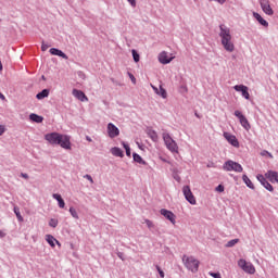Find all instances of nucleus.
<instances>
[{
	"instance_id": "nucleus-7",
	"label": "nucleus",
	"mask_w": 278,
	"mask_h": 278,
	"mask_svg": "<svg viewBox=\"0 0 278 278\" xmlns=\"http://www.w3.org/2000/svg\"><path fill=\"white\" fill-rule=\"evenodd\" d=\"M182 194H184L186 201H188V203H190V205H197V199L194 198V194L192 193L190 186H185L182 188Z\"/></svg>"
},
{
	"instance_id": "nucleus-52",
	"label": "nucleus",
	"mask_w": 278,
	"mask_h": 278,
	"mask_svg": "<svg viewBox=\"0 0 278 278\" xmlns=\"http://www.w3.org/2000/svg\"><path fill=\"white\" fill-rule=\"evenodd\" d=\"M180 88H181V90H184L185 92H188V87H187V86H181Z\"/></svg>"
},
{
	"instance_id": "nucleus-15",
	"label": "nucleus",
	"mask_w": 278,
	"mask_h": 278,
	"mask_svg": "<svg viewBox=\"0 0 278 278\" xmlns=\"http://www.w3.org/2000/svg\"><path fill=\"white\" fill-rule=\"evenodd\" d=\"M224 138L231 144L232 147H240V142H238V139L236 136L229 134V132H224Z\"/></svg>"
},
{
	"instance_id": "nucleus-18",
	"label": "nucleus",
	"mask_w": 278,
	"mask_h": 278,
	"mask_svg": "<svg viewBox=\"0 0 278 278\" xmlns=\"http://www.w3.org/2000/svg\"><path fill=\"white\" fill-rule=\"evenodd\" d=\"M50 53H51V55H58L59 58H63V60H68V55H66V53H64L60 49L51 48Z\"/></svg>"
},
{
	"instance_id": "nucleus-5",
	"label": "nucleus",
	"mask_w": 278,
	"mask_h": 278,
	"mask_svg": "<svg viewBox=\"0 0 278 278\" xmlns=\"http://www.w3.org/2000/svg\"><path fill=\"white\" fill-rule=\"evenodd\" d=\"M223 170H226L227 173H231V170H233V173H242L244 168H242L240 163L228 160L224 163Z\"/></svg>"
},
{
	"instance_id": "nucleus-56",
	"label": "nucleus",
	"mask_w": 278,
	"mask_h": 278,
	"mask_svg": "<svg viewBox=\"0 0 278 278\" xmlns=\"http://www.w3.org/2000/svg\"><path fill=\"white\" fill-rule=\"evenodd\" d=\"M112 84H116V80L114 78H111Z\"/></svg>"
},
{
	"instance_id": "nucleus-58",
	"label": "nucleus",
	"mask_w": 278,
	"mask_h": 278,
	"mask_svg": "<svg viewBox=\"0 0 278 278\" xmlns=\"http://www.w3.org/2000/svg\"><path fill=\"white\" fill-rule=\"evenodd\" d=\"M0 23H1V18H0Z\"/></svg>"
},
{
	"instance_id": "nucleus-25",
	"label": "nucleus",
	"mask_w": 278,
	"mask_h": 278,
	"mask_svg": "<svg viewBox=\"0 0 278 278\" xmlns=\"http://www.w3.org/2000/svg\"><path fill=\"white\" fill-rule=\"evenodd\" d=\"M111 153L112 155H114L115 157H123V150H121V148L114 147L111 149Z\"/></svg>"
},
{
	"instance_id": "nucleus-48",
	"label": "nucleus",
	"mask_w": 278,
	"mask_h": 278,
	"mask_svg": "<svg viewBox=\"0 0 278 278\" xmlns=\"http://www.w3.org/2000/svg\"><path fill=\"white\" fill-rule=\"evenodd\" d=\"M48 49H49V46H47V45L42 43V46H41V50H42V51H47Z\"/></svg>"
},
{
	"instance_id": "nucleus-6",
	"label": "nucleus",
	"mask_w": 278,
	"mask_h": 278,
	"mask_svg": "<svg viewBox=\"0 0 278 278\" xmlns=\"http://www.w3.org/2000/svg\"><path fill=\"white\" fill-rule=\"evenodd\" d=\"M238 266L243 270V273H247L248 275H255V266L251 262H247V260L241 258L238 261Z\"/></svg>"
},
{
	"instance_id": "nucleus-8",
	"label": "nucleus",
	"mask_w": 278,
	"mask_h": 278,
	"mask_svg": "<svg viewBox=\"0 0 278 278\" xmlns=\"http://www.w3.org/2000/svg\"><path fill=\"white\" fill-rule=\"evenodd\" d=\"M235 116L239 118L240 125L245 129V131H249L251 129V124L249 123V119H247V116L242 114L240 111H235Z\"/></svg>"
},
{
	"instance_id": "nucleus-39",
	"label": "nucleus",
	"mask_w": 278,
	"mask_h": 278,
	"mask_svg": "<svg viewBox=\"0 0 278 278\" xmlns=\"http://www.w3.org/2000/svg\"><path fill=\"white\" fill-rule=\"evenodd\" d=\"M77 75L80 79H86V74H84V72H78Z\"/></svg>"
},
{
	"instance_id": "nucleus-20",
	"label": "nucleus",
	"mask_w": 278,
	"mask_h": 278,
	"mask_svg": "<svg viewBox=\"0 0 278 278\" xmlns=\"http://www.w3.org/2000/svg\"><path fill=\"white\" fill-rule=\"evenodd\" d=\"M46 241L48 242V244H50V247H52V249L55 248V244L60 247V241H58V239H55L53 235H47Z\"/></svg>"
},
{
	"instance_id": "nucleus-35",
	"label": "nucleus",
	"mask_w": 278,
	"mask_h": 278,
	"mask_svg": "<svg viewBox=\"0 0 278 278\" xmlns=\"http://www.w3.org/2000/svg\"><path fill=\"white\" fill-rule=\"evenodd\" d=\"M146 225L149 229H153L155 227V225H153V222H151L150 219H146Z\"/></svg>"
},
{
	"instance_id": "nucleus-27",
	"label": "nucleus",
	"mask_w": 278,
	"mask_h": 278,
	"mask_svg": "<svg viewBox=\"0 0 278 278\" xmlns=\"http://www.w3.org/2000/svg\"><path fill=\"white\" fill-rule=\"evenodd\" d=\"M29 118L33 121V123H42V121H45V118L38 114L31 113L29 115Z\"/></svg>"
},
{
	"instance_id": "nucleus-54",
	"label": "nucleus",
	"mask_w": 278,
	"mask_h": 278,
	"mask_svg": "<svg viewBox=\"0 0 278 278\" xmlns=\"http://www.w3.org/2000/svg\"><path fill=\"white\" fill-rule=\"evenodd\" d=\"M86 140L88 141V142H92V138H90V137H86Z\"/></svg>"
},
{
	"instance_id": "nucleus-23",
	"label": "nucleus",
	"mask_w": 278,
	"mask_h": 278,
	"mask_svg": "<svg viewBox=\"0 0 278 278\" xmlns=\"http://www.w3.org/2000/svg\"><path fill=\"white\" fill-rule=\"evenodd\" d=\"M147 134H148L149 138H151V140H152L153 142H157L159 137H157V132H156L155 130L149 128V129L147 130Z\"/></svg>"
},
{
	"instance_id": "nucleus-14",
	"label": "nucleus",
	"mask_w": 278,
	"mask_h": 278,
	"mask_svg": "<svg viewBox=\"0 0 278 278\" xmlns=\"http://www.w3.org/2000/svg\"><path fill=\"white\" fill-rule=\"evenodd\" d=\"M174 58L168 55V52L163 51L159 54V62L161 64H170L173 62Z\"/></svg>"
},
{
	"instance_id": "nucleus-38",
	"label": "nucleus",
	"mask_w": 278,
	"mask_h": 278,
	"mask_svg": "<svg viewBox=\"0 0 278 278\" xmlns=\"http://www.w3.org/2000/svg\"><path fill=\"white\" fill-rule=\"evenodd\" d=\"M210 275L213 278H222L220 273H211Z\"/></svg>"
},
{
	"instance_id": "nucleus-10",
	"label": "nucleus",
	"mask_w": 278,
	"mask_h": 278,
	"mask_svg": "<svg viewBox=\"0 0 278 278\" xmlns=\"http://www.w3.org/2000/svg\"><path fill=\"white\" fill-rule=\"evenodd\" d=\"M233 89L236 90V92H241L243 99H251V94L249 93V87L244 85H236Z\"/></svg>"
},
{
	"instance_id": "nucleus-2",
	"label": "nucleus",
	"mask_w": 278,
	"mask_h": 278,
	"mask_svg": "<svg viewBox=\"0 0 278 278\" xmlns=\"http://www.w3.org/2000/svg\"><path fill=\"white\" fill-rule=\"evenodd\" d=\"M219 38L225 51H228V53H233L236 46L233 45V41H231V29L224 24L219 25Z\"/></svg>"
},
{
	"instance_id": "nucleus-43",
	"label": "nucleus",
	"mask_w": 278,
	"mask_h": 278,
	"mask_svg": "<svg viewBox=\"0 0 278 278\" xmlns=\"http://www.w3.org/2000/svg\"><path fill=\"white\" fill-rule=\"evenodd\" d=\"M151 88L154 90L155 94H160V89H157V87L151 85Z\"/></svg>"
},
{
	"instance_id": "nucleus-24",
	"label": "nucleus",
	"mask_w": 278,
	"mask_h": 278,
	"mask_svg": "<svg viewBox=\"0 0 278 278\" xmlns=\"http://www.w3.org/2000/svg\"><path fill=\"white\" fill-rule=\"evenodd\" d=\"M132 159H134V162H137V164H142L143 166H147V161H143L142 160V156H140V154L138 153H132Z\"/></svg>"
},
{
	"instance_id": "nucleus-34",
	"label": "nucleus",
	"mask_w": 278,
	"mask_h": 278,
	"mask_svg": "<svg viewBox=\"0 0 278 278\" xmlns=\"http://www.w3.org/2000/svg\"><path fill=\"white\" fill-rule=\"evenodd\" d=\"M155 268H156V270H157L160 277H161V278H164V277H165V274H164V270H162V268L160 267V265H156Z\"/></svg>"
},
{
	"instance_id": "nucleus-31",
	"label": "nucleus",
	"mask_w": 278,
	"mask_h": 278,
	"mask_svg": "<svg viewBox=\"0 0 278 278\" xmlns=\"http://www.w3.org/2000/svg\"><path fill=\"white\" fill-rule=\"evenodd\" d=\"M58 225H59L58 219L51 218V219L49 220V227H52L53 229H55V227H58Z\"/></svg>"
},
{
	"instance_id": "nucleus-47",
	"label": "nucleus",
	"mask_w": 278,
	"mask_h": 278,
	"mask_svg": "<svg viewBox=\"0 0 278 278\" xmlns=\"http://www.w3.org/2000/svg\"><path fill=\"white\" fill-rule=\"evenodd\" d=\"M21 177H23V179H29V175L25 173H21Z\"/></svg>"
},
{
	"instance_id": "nucleus-28",
	"label": "nucleus",
	"mask_w": 278,
	"mask_h": 278,
	"mask_svg": "<svg viewBox=\"0 0 278 278\" xmlns=\"http://www.w3.org/2000/svg\"><path fill=\"white\" fill-rule=\"evenodd\" d=\"M70 214L73 218H75L76 220H79V214L77 213V210H75V207H70Z\"/></svg>"
},
{
	"instance_id": "nucleus-9",
	"label": "nucleus",
	"mask_w": 278,
	"mask_h": 278,
	"mask_svg": "<svg viewBox=\"0 0 278 278\" xmlns=\"http://www.w3.org/2000/svg\"><path fill=\"white\" fill-rule=\"evenodd\" d=\"M260 5L267 16H273V14H275V11H273V8L270 7L269 0H260Z\"/></svg>"
},
{
	"instance_id": "nucleus-26",
	"label": "nucleus",
	"mask_w": 278,
	"mask_h": 278,
	"mask_svg": "<svg viewBox=\"0 0 278 278\" xmlns=\"http://www.w3.org/2000/svg\"><path fill=\"white\" fill-rule=\"evenodd\" d=\"M49 97V89H43L41 92L36 94V99L42 101V99H47Z\"/></svg>"
},
{
	"instance_id": "nucleus-11",
	"label": "nucleus",
	"mask_w": 278,
	"mask_h": 278,
	"mask_svg": "<svg viewBox=\"0 0 278 278\" xmlns=\"http://www.w3.org/2000/svg\"><path fill=\"white\" fill-rule=\"evenodd\" d=\"M160 214H161V216H164V218L169 220V223H172V225H175L177 216H175L172 211L162 208L160 211Z\"/></svg>"
},
{
	"instance_id": "nucleus-46",
	"label": "nucleus",
	"mask_w": 278,
	"mask_h": 278,
	"mask_svg": "<svg viewBox=\"0 0 278 278\" xmlns=\"http://www.w3.org/2000/svg\"><path fill=\"white\" fill-rule=\"evenodd\" d=\"M122 146L125 149V151H127V149H129V144L126 143L125 141L122 142Z\"/></svg>"
},
{
	"instance_id": "nucleus-22",
	"label": "nucleus",
	"mask_w": 278,
	"mask_h": 278,
	"mask_svg": "<svg viewBox=\"0 0 278 278\" xmlns=\"http://www.w3.org/2000/svg\"><path fill=\"white\" fill-rule=\"evenodd\" d=\"M242 180H243V182L245 184V186H247L248 188H250V190H255V185H253V182L251 181V179L249 178V176L243 175V176H242Z\"/></svg>"
},
{
	"instance_id": "nucleus-4",
	"label": "nucleus",
	"mask_w": 278,
	"mask_h": 278,
	"mask_svg": "<svg viewBox=\"0 0 278 278\" xmlns=\"http://www.w3.org/2000/svg\"><path fill=\"white\" fill-rule=\"evenodd\" d=\"M182 262L188 270H191V273H198L199 271V260H197L194 256H182Z\"/></svg>"
},
{
	"instance_id": "nucleus-55",
	"label": "nucleus",
	"mask_w": 278,
	"mask_h": 278,
	"mask_svg": "<svg viewBox=\"0 0 278 278\" xmlns=\"http://www.w3.org/2000/svg\"><path fill=\"white\" fill-rule=\"evenodd\" d=\"M1 71H3V63H1V61H0V73H1Z\"/></svg>"
},
{
	"instance_id": "nucleus-36",
	"label": "nucleus",
	"mask_w": 278,
	"mask_h": 278,
	"mask_svg": "<svg viewBox=\"0 0 278 278\" xmlns=\"http://www.w3.org/2000/svg\"><path fill=\"white\" fill-rule=\"evenodd\" d=\"M215 190L216 192H225V186L218 185Z\"/></svg>"
},
{
	"instance_id": "nucleus-44",
	"label": "nucleus",
	"mask_w": 278,
	"mask_h": 278,
	"mask_svg": "<svg viewBox=\"0 0 278 278\" xmlns=\"http://www.w3.org/2000/svg\"><path fill=\"white\" fill-rule=\"evenodd\" d=\"M127 157H131V148L126 149Z\"/></svg>"
},
{
	"instance_id": "nucleus-37",
	"label": "nucleus",
	"mask_w": 278,
	"mask_h": 278,
	"mask_svg": "<svg viewBox=\"0 0 278 278\" xmlns=\"http://www.w3.org/2000/svg\"><path fill=\"white\" fill-rule=\"evenodd\" d=\"M85 179H88V181H90V184H94V179H92V176H90L89 174H86L84 176Z\"/></svg>"
},
{
	"instance_id": "nucleus-1",
	"label": "nucleus",
	"mask_w": 278,
	"mask_h": 278,
	"mask_svg": "<svg viewBox=\"0 0 278 278\" xmlns=\"http://www.w3.org/2000/svg\"><path fill=\"white\" fill-rule=\"evenodd\" d=\"M45 140L51 144H59L62 149L71 150V137L60 132H50L45 135Z\"/></svg>"
},
{
	"instance_id": "nucleus-13",
	"label": "nucleus",
	"mask_w": 278,
	"mask_h": 278,
	"mask_svg": "<svg viewBox=\"0 0 278 278\" xmlns=\"http://www.w3.org/2000/svg\"><path fill=\"white\" fill-rule=\"evenodd\" d=\"M256 179H257V181H260V184H261L265 189L268 190V192H273V190H275V189L273 188V185H270V182H268V180H266V177H264V175L258 174V175L256 176Z\"/></svg>"
},
{
	"instance_id": "nucleus-53",
	"label": "nucleus",
	"mask_w": 278,
	"mask_h": 278,
	"mask_svg": "<svg viewBox=\"0 0 278 278\" xmlns=\"http://www.w3.org/2000/svg\"><path fill=\"white\" fill-rule=\"evenodd\" d=\"M0 99H1L2 101H5V96H3V93H1V92H0Z\"/></svg>"
},
{
	"instance_id": "nucleus-45",
	"label": "nucleus",
	"mask_w": 278,
	"mask_h": 278,
	"mask_svg": "<svg viewBox=\"0 0 278 278\" xmlns=\"http://www.w3.org/2000/svg\"><path fill=\"white\" fill-rule=\"evenodd\" d=\"M131 8H136V0H127Z\"/></svg>"
},
{
	"instance_id": "nucleus-3",
	"label": "nucleus",
	"mask_w": 278,
	"mask_h": 278,
	"mask_svg": "<svg viewBox=\"0 0 278 278\" xmlns=\"http://www.w3.org/2000/svg\"><path fill=\"white\" fill-rule=\"evenodd\" d=\"M163 140L165 142L166 149H168L170 153H179V146H177V141L170 137V134L163 132Z\"/></svg>"
},
{
	"instance_id": "nucleus-16",
	"label": "nucleus",
	"mask_w": 278,
	"mask_h": 278,
	"mask_svg": "<svg viewBox=\"0 0 278 278\" xmlns=\"http://www.w3.org/2000/svg\"><path fill=\"white\" fill-rule=\"evenodd\" d=\"M72 94L73 97L78 99V101H88V97L86 96V93H84V91L79 89H73Z\"/></svg>"
},
{
	"instance_id": "nucleus-51",
	"label": "nucleus",
	"mask_w": 278,
	"mask_h": 278,
	"mask_svg": "<svg viewBox=\"0 0 278 278\" xmlns=\"http://www.w3.org/2000/svg\"><path fill=\"white\" fill-rule=\"evenodd\" d=\"M0 238H5V232L3 230H0Z\"/></svg>"
},
{
	"instance_id": "nucleus-49",
	"label": "nucleus",
	"mask_w": 278,
	"mask_h": 278,
	"mask_svg": "<svg viewBox=\"0 0 278 278\" xmlns=\"http://www.w3.org/2000/svg\"><path fill=\"white\" fill-rule=\"evenodd\" d=\"M208 1H216L217 3H219L220 5H223V3H225L226 0H208Z\"/></svg>"
},
{
	"instance_id": "nucleus-29",
	"label": "nucleus",
	"mask_w": 278,
	"mask_h": 278,
	"mask_svg": "<svg viewBox=\"0 0 278 278\" xmlns=\"http://www.w3.org/2000/svg\"><path fill=\"white\" fill-rule=\"evenodd\" d=\"M159 97H162V99H166V97H168V94L166 93V89H164L162 86H160L159 89Z\"/></svg>"
},
{
	"instance_id": "nucleus-41",
	"label": "nucleus",
	"mask_w": 278,
	"mask_h": 278,
	"mask_svg": "<svg viewBox=\"0 0 278 278\" xmlns=\"http://www.w3.org/2000/svg\"><path fill=\"white\" fill-rule=\"evenodd\" d=\"M5 134V126L0 125V136H3Z\"/></svg>"
},
{
	"instance_id": "nucleus-50",
	"label": "nucleus",
	"mask_w": 278,
	"mask_h": 278,
	"mask_svg": "<svg viewBox=\"0 0 278 278\" xmlns=\"http://www.w3.org/2000/svg\"><path fill=\"white\" fill-rule=\"evenodd\" d=\"M123 255H124L123 252H118V253H117V256L119 257V260H123V261H124L125 258L123 257Z\"/></svg>"
},
{
	"instance_id": "nucleus-42",
	"label": "nucleus",
	"mask_w": 278,
	"mask_h": 278,
	"mask_svg": "<svg viewBox=\"0 0 278 278\" xmlns=\"http://www.w3.org/2000/svg\"><path fill=\"white\" fill-rule=\"evenodd\" d=\"M261 155H268V157H273V154L266 150H264Z\"/></svg>"
},
{
	"instance_id": "nucleus-40",
	"label": "nucleus",
	"mask_w": 278,
	"mask_h": 278,
	"mask_svg": "<svg viewBox=\"0 0 278 278\" xmlns=\"http://www.w3.org/2000/svg\"><path fill=\"white\" fill-rule=\"evenodd\" d=\"M128 76L130 77V80L132 81V84H136V76H134V74L128 73Z\"/></svg>"
},
{
	"instance_id": "nucleus-32",
	"label": "nucleus",
	"mask_w": 278,
	"mask_h": 278,
	"mask_svg": "<svg viewBox=\"0 0 278 278\" xmlns=\"http://www.w3.org/2000/svg\"><path fill=\"white\" fill-rule=\"evenodd\" d=\"M131 53H132L134 61L140 62V54H138L136 50H132Z\"/></svg>"
},
{
	"instance_id": "nucleus-30",
	"label": "nucleus",
	"mask_w": 278,
	"mask_h": 278,
	"mask_svg": "<svg viewBox=\"0 0 278 278\" xmlns=\"http://www.w3.org/2000/svg\"><path fill=\"white\" fill-rule=\"evenodd\" d=\"M239 241H240L239 239H232V240L227 242L226 247L228 249H231V247H236V244H238Z\"/></svg>"
},
{
	"instance_id": "nucleus-17",
	"label": "nucleus",
	"mask_w": 278,
	"mask_h": 278,
	"mask_svg": "<svg viewBox=\"0 0 278 278\" xmlns=\"http://www.w3.org/2000/svg\"><path fill=\"white\" fill-rule=\"evenodd\" d=\"M266 179H269L271 184H278V173L275 170H268L265 174Z\"/></svg>"
},
{
	"instance_id": "nucleus-19",
	"label": "nucleus",
	"mask_w": 278,
	"mask_h": 278,
	"mask_svg": "<svg viewBox=\"0 0 278 278\" xmlns=\"http://www.w3.org/2000/svg\"><path fill=\"white\" fill-rule=\"evenodd\" d=\"M52 198H53L55 201H58L59 207H60L61 210H64V207H66V202H64V199H62V195H61V194L54 193V194H52Z\"/></svg>"
},
{
	"instance_id": "nucleus-33",
	"label": "nucleus",
	"mask_w": 278,
	"mask_h": 278,
	"mask_svg": "<svg viewBox=\"0 0 278 278\" xmlns=\"http://www.w3.org/2000/svg\"><path fill=\"white\" fill-rule=\"evenodd\" d=\"M15 216L20 223H23V216L21 215V212H18L16 208H14Z\"/></svg>"
},
{
	"instance_id": "nucleus-57",
	"label": "nucleus",
	"mask_w": 278,
	"mask_h": 278,
	"mask_svg": "<svg viewBox=\"0 0 278 278\" xmlns=\"http://www.w3.org/2000/svg\"><path fill=\"white\" fill-rule=\"evenodd\" d=\"M41 79H43V80H45V76H41Z\"/></svg>"
},
{
	"instance_id": "nucleus-21",
	"label": "nucleus",
	"mask_w": 278,
	"mask_h": 278,
	"mask_svg": "<svg viewBox=\"0 0 278 278\" xmlns=\"http://www.w3.org/2000/svg\"><path fill=\"white\" fill-rule=\"evenodd\" d=\"M253 16L260 23V25H262L263 27H268V21L264 20V17H262L260 13L253 12Z\"/></svg>"
},
{
	"instance_id": "nucleus-12",
	"label": "nucleus",
	"mask_w": 278,
	"mask_h": 278,
	"mask_svg": "<svg viewBox=\"0 0 278 278\" xmlns=\"http://www.w3.org/2000/svg\"><path fill=\"white\" fill-rule=\"evenodd\" d=\"M108 134H109V137H111V138H117V136H121V130L113 123H109L108 124Z\"/></svg>"
}]
</instances>
